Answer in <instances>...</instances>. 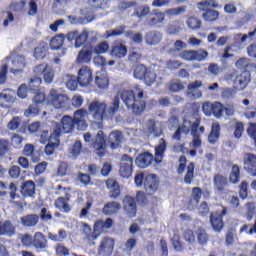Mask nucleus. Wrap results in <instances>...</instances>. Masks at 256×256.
Masks as SVG:
<instances>
[{
	"instance_id": "f257e3e1",
	"label": "nucleus",
	"mask_w": 256,
	"mask_h": 256,
	"mask_svg": "<svg viewBox=\"0 0 256 256\" xmlns=\"http://www.w3.org/2000/svg\"><path fill=\"white\" fill-rule=\"evenodd\" d=\"M89 113L92 115V127L103 129L104 119H113L115 113L119 111V97H115L110 103L94 100L88 106Z\"/></svg>"
},
{
	"instance_id": "f03ea898",
	"label": "nucleus",
	"mask_w": 256,
	"mask_h": 256,
	"mask_svg": "<svg viewBox=\"0 0 256 256\" xmlns=\"http://www.w3.org/2000/svg\"><path fill=\"white\" fill-rule=\"evenodd\" d=\"M120 98L126 105L127 109L132 111L134 115H141L145 111V100L143 99V89L139 86L132 90H124L120 93Z\"/></svg>"
},
{
	"instance_id": "7ed1b4c3",
	"label": "nucleus",
	"mask_w": 256,
	"mask_h": 256,
	"mask_svg": "<svg viewBox=\"0 0 256 256\" xmlns=\"http://www.w3.org/2000/svg\"><path fill=\"white\" fill-rule=\"evenodd\" d=\"M33 73L36 76L32 77L28 83V87L32 91H37V89L41 87V83H43L41 75H43L45 83L48 84L53 83V79H55V71L47 64H38L34 66Z\"/></svg>"
},
{
	"instance_id": "20e7f679",
	"label": "nucleus",
	"mask_w": 256,
	"mask_h": 256,
	"mask_svg": "<svg viewBox=\"0 0 256 256\" xmlns=\"http://www.w3.org/2000/svg\"><path fill=\"white\" fill-rule=\"evenodd\" d=\"M50 101L54 109L68 111L69 107H71V101L69 100V96H67L66 94H57L55 90H51L50 92Z\"/></svg>"
},
{
	"instance_id": "39448f33",
	"label": "nucleus",
	"mask_w": 256,
	"mask_h": 256,
	"mask_svg": "<svg viewBox=\"0 0 256 256\" xmlns=\"http://www.w3.org/2000/svg\"><path fill=\"white\" fill-rule=\"evenodd\" d=\"M74 129L75 120L71 118V116H64L60 123L54 124L52 133L58 131V138L60 139L61 135H65V133H72Z\"/></svg>"
},
{
	"instance_id": "423d86ee",
	"label": "nucleus",
	"mask_w": 256,
	"mask_h": 256,
	"mask_svg": "<svg viewBox=\"0 0 256 256\" xmlns=\"http://www.w3.org/2000/svg\"><path fill=\"white\" fill-rule=\"evenodd\" d=\"M199 120H195L192 122L191 125V135H192V141L190 142V147L192 149H199L201 148V135L205 133V127L200 126L199 127Z\"/></svg>"
},
{
	"instance_id": "0eeeda50",
	"label": "nucleus",
	"mask_w": 256,
	"mask_h": 256,
	"mask_svg": "<svg viewBox=\"0 0 256 256\" xmlns=\"http://www.w3.org/2000/svg\"><path fill=\"white\" fill-rule=\"evenodd\" d=\"M225 215H227V208L223 206L211 214L210 223L216 233H221V229H223V217H225Z\"/></svg>"
},
{
	"instance_id": "6e6552de",
	"label": "nucleus",
	"mask_w": 256,
	"mask_h": 256,
	"mask_svg": "<svg viewBox=\"0 0 256 256\" xmlns=\"http://www.w3.org/2000/svg\"><path fill=\"white\" fill-rule=\"evenodd\" d=\"M67 39L68 41H75L74 47L79 49V47H83L87 43L89 32L87 30H83L81 33L77 30L70 31L67 34Z\"/></svg>"
},
{
	"instance_id": "1a4fd4ad",
	"label": "nucleus",
	"mask_w": 256,
	"mask_h": 256,
	"mask_svg": "<svg viewBox=\"0 0 256 256\" xmlns=\"http://www.w3.org/2000/svg\"><path fill=\"white\" fill-rule=\"evenodd\" d=\"M119 175L120 177H123V179H129V177L133 175V158H131V156L127 154L122 156Z\"/></svg>"
},
{
	"instance_id": "9d476101",
	"label": "nucleus",
	"mask_w": 256,
	"mask_h": 256,
	"mask_svg": "<svg viewBox=\"0 0 256 256\" xmlns=\"http://www.w3.org/2000/svg\"><path fill=\"white\" fill-rule=\"evenodd\" d=\"M201 87H203V82L201 80L189 83L186 90V97L189 99H201V97H203V92L200 89Z\"/></svg>"
},
{
	"instance_id": "9b49d317",
	"label": "nucleus",
	"mask_w": 256,
	"mask_h": 256,
	"mask_svg": "<svg viewBox=\"0 0 256 256\" xmlns=\"http://www.w3.org/2000/svg\"><path fill=\"white\" fill-rule=\"evenodd\" d=\"M249 81H251V74L243 71L233 80V87L236 91H243L249 85Z\"/></svg>"
},
{
	"instance_id": "f8f14e48",
	"label": "nucleus",
	"mask_w": 256,
	"mask_h": 256,
	"mask_svg": "<svg viewBox=\"0 0 256 256\" xmlns=\"http://www.w3.org/2000/svg\"><path fill=\"white\" fill-rule=\"evenodd\" d=\"M93 73L87 66H83L78 72V82L81 87H89L93 81Z\"/></svg>"
},
{
	"instance_id": "ddd939ff",
	"label": "nucleus",
	"mask_w": 256,
	"mask_h": 256,
	"mask_svg": "<svg viewBox=\"0 0 256 256\" xmlns=\"http://www.w3.org/2000/svg\"><path fill=\"white\" fill-rule=\"evenodd\" d=\"M89 116V111L87 109L82 108L78 109L74 112V123L77 125L78 129H81L84 131V129H87V121H85V118Z\"/></svg>"
},
{
	"instance_id": "4468645a",
	"label": "nucleus",
	"mask_w": 256,
	"mask_h": 256,
	"mask_svg": "<svg viewBox=\"0 0 256 256\" xmlns=\"http://www.w3.org/2000/svg\"><path fill=\"white\" fill-rule=\"evenodd\" d=\"M159 187V180L157 179V175L149 174L144 179V189L148 195H153L157 188Z\"/></svg>"
},
{
	"instance_id": "2eb2a0df",
	"label": "nucleus",
	"mask_w": 256,
	"mask_h": 256,
	"mask_svg": "<svg viewBox=\"0 0 256 256\" xmlns=\"http://www.w3.org/2000/svg\"><path fill=\"white\" fill-rule=\"evenodd\" d=\"M59 143H61V140L59 139V133L58 130H55L50 134L48 144L45 146L46 155H53V151L59 147Z\"/></svg>"
},
{
	"instance_id": "dca6fc26",
	"label": "nucleus",
	"mask_w": 256,
	"mask_h": 256,
	"mask_svg": "<svg viewBox=\"0 0 256 256\" xmlns=\"http://www.w3.org/2000/svg\"><path fill=\"white\" fill-rule=\"evenodd\" d=\"M146 131L153 137H161L163 133V124L159 121L148 120L146 122Z\"/></svg>"
},
{
	"instance_id": "f3484780",
	"label": "nucleus",
	"mask_w": 256,
	"mask_h": 256,
	"mask_svg": "<svg viewBox=\"0 0 256 256\" xmlns=\"http://www.w3.org/2000/svg\"><path fill=\"white\" fill-rule=\"evenodd\" d=\"M91 147H93V149H96V151H100L97 152V155L103 157V151H105V136L103 135V130H99L97 132L94 141H92L91 143Z\"/></svg>"
},
{
	"instance_id": "a211bd4d",
	"label": "nucleus",
	"mask_w": 256,
	"mask_h": 256,
	"mask_svg": "<svg viewBox=\"0 0 256 256\" xmlns=\"http://www.w3.org/2000/svg\"><path fill=\"white\" fill-rule=\"evenodd\" d=\"M123 209L128 217H135L137 215V202H135V198L126 196L123 199Z\"/></svg>"
},
{
	"instance_id": "6ab92c4d",
	"label": "nucleus",
	"mask_w": 256,
	"mask_h": 256,
	"mask_svg": "<svg viewBox=\"0 0 256 256\" xmlns=\"http://www.w3.org/2000/svg\"><path fill=\"white\" fill-rule=\"evenodd\" d=\"M135 163L140 169H147L153 163V155L149 152L142 153L136 158Z\"/></svg>"
},
{
	"instance_id": "aec40b11",
	"label": "nucleus",
	"mask_w": 256,
	"mask_h": 256,
	"mask_svg": "<svg viewBox=\"0 0 256 256\" xmlns=\"http://www.w3.org/2000/svg\"><path fill=\"white\" fill-rule=\"evenodd\" d=\"M108 143L110 144L111 149H117L123 143V132L116 130L109 134Z\"/></svg>"
},
{
	"instance_id": "412c9836",
	"label": "nucleus",
	"mask_w": 256,
	"mask_h": 256,
	"mask_svg": "<svg viewBox=\"0 0 256 256\" xmlns=\"http://www.w3.org/2000/svg\"><path fill=\"white\" fill-rule=\"evenodd\" d=\"M82 235H84L85 239H88V241H95L100 235L99 231L95 230V224H94V230L91 229V226L87 223H82Z\"/></svg>"
},
{
	"instance_id": "4be33fe9",
	"label": "nucleus",
	"mask_w": 256,
	"mask_h": 256,
	"mask_svg": "<svg viewBox=\"0 0 256 256\" xmlns=\"http://www.w3.org/2000/svg\"><path fill=\"white\" fill-rule=\"evenodd\" d=\"M96 87L102 91L109 89V76L105 72H97L95 77Z\"/></svg>"
},
{
	"instance_id": "5701e85b",
	"label": "nucleus",
	"mask_w": 256,
	"mask_h": 256,
	"mask_svg": "<svg viewBox=\"0 0 256 256\" xmlns=\"http://www.w3.org/2000/svg\"><path fill=\"white\" fill-rule=\"evenodd\" d=\"M115 247V242L111 238H104L101 241L99 253L103 255H111L113 253V248Z\"/></svg>"
},
{
	"instance_id": "b1692460",
	"label": "nucleus",
	"mask_w": 256,
	"mask_h": 256,
	"mask_svg": "<svg viewBox=\"0 0 256 256\" xmlns=\"http://www.w3.org/2000/svg\"><path fill=\"white\" fill-rule=\"evenodd\" d=\"M161 39H163V35L161 34V32L150 31L145 35V42L147 45H159V43H161Z\"/></svg>"
},
{
	"instance_id": "393cba45",
	"label": "nucleus",
	"mask_w": 256,
	"mask_h": 256,
	"mask_svg": "<svg viewBox=\"0 0 256 256\" xmlns=\"http://www.w3.org/2000/svg\"><path fill=\"white\" fill-rule=\"evenodd\" d=\"M0 235L5 237H13L15 235V226L11 221L6 220L0 223Z\"/></svg>"
},
{
	"instance_id": "a878e982",
	"label": "nucleus",
	"mask_w": 256,
	"mask_h": 256,
	"mask_svg": "<svg viewBox=\"0 0 256 256\" xmlns=\"http://www.w3.org/2000/svg\"><path fill=\"white\" fill-rule=\"evenodd\" d=\"M110 55H112V57H115L116 59H123V57L127 55V46L121 43H115L112 46Z\"/></svg>"
},
{
	"instance_id": "bb28decb",
	"label": "nucleus",
	"mask_w": 256,
	"mask_h": 256,
	"mask_svg": "<svg viewBox=\"0 0 256 256\" xmlns=\"http://www.w3.org/2000/svg\"><path fill=\"white\" fill-rule=\"evenodd\" d=\"M32 245L35 249H47V238L43 233L36 232L33 236Z\"/></svg>"
},
{
	"instance_id": "cd10ccee",
	"label": "nucleus",
	"mask_w": 256,
	"mask_h": 256,
	"mask_svg": "<svg viewBox=\"0 0 256 256\" xmlns=\"http://www.w3.org/2000/svg\"><path fill=\"white\" fill-rule=\"evenodd\" d=\"M106 187L107 189H110L111 197L112 199H117L119 197V194L121 193V189L119 188V183L117 182V180L113 179V178H109L106 181Z\"/></svg>"
},
{
	"instance_id": "c85d7f7f",
	"label": "nucleus",
	"mask_w": 256,
	"mask_h": 256,
	"mask_svg": "<svg viewBox=\"0 0 256 256\" xmlns=\"http://www.w3.org/2000/svg\"><path fill=\"white\" fill-rule=\"evenodd\" d=\"M103 213L104 215H117L119 211H121V204L119 202H108L103 207Z\"/></svg>"
},
{
	"instance_id": "c756f323",
	"label": "nucleus",
	"mask_w": 256,
	"mask_h": 256,
	"mask_svg": "<svg viewBox=\"0 0 256 256\" xmlns=\"http://www.w3.org/2000/svg\"><path fill=\"white\" fill-rule=\"evenodd\" d=\"M21 195L23 197H33L35 195V182L28 180L21 187Z\"/></svg>"
},
{
	"instance_id": "7c9ffc66",
	"label": "nucleus",
	"mask_w": 256,
	"mask_h": 256,
	"mask_svg": "<svg viewBox=\"0 0 256 256\" xmlns=\"http://www.w3.org/2000/svg\"><path fill=\"white\" fill-rule=\"evenodd\" d=\"M11 64L13 66L11 73H21L25 67V57L18 55L11 60Z\"/></svg>"
},
{
	"instance_id": "2f4dec72",
	"label": "nucleus",
	"mask_w": 256,
	"mask_h": 256,
	"mask_svg": "<svg viewBox=\"0 0 256 256\" xmlns=\"http://www.w3.org/2000/svg\"><path fill=\"white\" fill-rule=\"evenodd\" d=\"M197 7L200 11H204V13L208 11H212L213 9H217L219 4L215 0H203L197 3Z\"/></svg>"
},
{
	"instance_id": "473e14b6",
	"label": "nucleus",
	"mask_w": 256,
	"mask_h": 256,
	"mask_svg": "<svg viewBox=\"0 0 256 256\" xmlns=\"http://www.w3.org/2000/svg\"><path fill=\"white\" fill-rule=\"evenodd\" d=\"M24 227H35L39 223V216L37 214H29L20 219Z\"/></svg>"
},
{
	"instance_id": "72a5a7b5",
	"label": "nucleus",
	"mask_w": 256,
	"mask_h": 256,
	"mask_svg": "<svg viewBox=\"0 0 256 256\" xmlns=\"http://www.w3.org/2000/svg\"><path fill=\"white\" fill-rule=\"evenodd\" d=\"M113 227V219L107 218L105 221L98 220L95 222V231H98L99 235L105 231V229H111Z\"/></svg>"
},
{
	"instance_id": "f704fd0d",
	"label": "nucleus",
	"mask_w": 256,
	"mask_h": 256,
	"mask_svg": "<svg viewBox=\"0 0 256 256\" xmlns=\"http://www.w3.org/2000/svg\"><path fill=\"white\" fill-rule=\"evenodd\" d=\"M193 125V122L189 121V120H184L182 127H179L176 132L174 133V135L172 136V138L176 139V141H180L181 140V133H189V129H191V126Z\"/></svg>"
},
{
	"instance_id": "c9c22d12",
	"label": "nucleus",
	"mask_w": 256,
	"mask_h": 256,
	"mask_svg": "<svg viewBox=\"0 0 256 256\" xmlns=\"http://www.w3.org/2000/svg\"><path fill=\"white\" fill-rule=\"evenodd\" d=\"M154 16L148 19V25L153 27L155 25H159V23H163L165 21V13L159 10H153Z\"/></svg>"
},
{
	"instance_id": "e433bc0d",
	"label": "nucleus",
	"mask_w": 256,
	"mask_h": 256,
	"mask_svg": "<svg viewBox=\"0 0 256 256\" xmlns=\"http://www.w3.org/2000/svg\"><path fill=\"white\" fill-rule=\"evenodd\" d=\"M34 57L38 60L45 59V57H47V44L45 42L39 43L34 48Z\"/></svg>"
},
{
	"instance_id": "4c0bfd02",
	"label": "nucleus",
	"mask_w": 256,
	"mask_h": 256,
	"mask_svg": "<svg viewBox=\"0 0 256 256\" xmlns=\"http://www.w3.org/2000/svg\"><path fill=\"white\" fill-rule=\"evenodd\" d=\"M165 149H167V145L165 144L164 139H160L159 145L155 147V161L156 163H161V159H163V153H165Z\"/></svg>"
},
{
	"instance_id": "58836bf2",
	"label": "nucleus",
	"mask_w": 256,
	"mask_h": 256,
	"mask_svg": "<svg viewBox=\"0 0 256 256\" xmlns=\"http://www.w3.org/2000/svg\"><path fill=\"white\" fill-rule=\"evenodd\" d=\"M63 43H65V35L59 34L51 39L50 47L53 49V51H57L63 47Z\"/></svg>"
},
{
	"instance_id": "ea45409f",
	"label": "nucleus",
	"mask_w": 256,
	"mask_h": 256,
	"mask_svg": "<svg viewBox=\"0 0 256 256\" xmlns=\"http://www.w3.org/2000/svg\"><path fill=\"white\" fill-rule=\"evenodd\" d=\"M1 103H14L15 102V91L4 90L0 94Z\"/></svg>"
},
{
	"instance_id": "a19ab883",
	"label": "nucleus",
	"mask_w": 256,
	"mask_h": 256,
	"mask_svg": "<svg viewBox=\"0 0 256 256\" xmlns=\"http://www.w3.org/2000/svg\"><path fill=\"white\" fill-rule=\"evenodd\" d=\"M93 54L89 49H82L77 57V63H89Z\"/></svg>"
},
{
	"instance_id": "79ce46f5",
	"label": "nucleus",
	"mask_w": 256,
	"mask_h": 256,
	"mask_svg": "<svg viewBox=\"0 0 256 256\" xmlns=\"http://www.w3.org/2000/svg\"><path fill=\"white\" fill-rule=\"evenodd\" d=\"M214 185L217 191H223V189H225V185H227V178L221 174H216L214 176Z\"/></svg>"
},
{
	"instance_id": "37998d69",
	"label": "nucleus",
	"mask_w": 256,
	"mask_h": 256,
	"mask_svg": "<svg viewBox=\"0 0 256 256\" xmlns=\"http://www.w3.org/2000/svg\"><path fill=\"white\" fill-rule=\"evenodd\" d=\"M79 85V78L76 76L67 75L66 76V87L70 91H75Z\"/></svg>"
},
{
	"instance_id": "c03bdc74",
	"label": "nucleus",
	"mask_w": 256,
	"mask_h": 256,
	"mask_svg": "<svg viewBox=\"0 0 256 256\" xmlns=\"http://www.w3.org/2000/svg\"><path fill=\"white\" fill-rule=\"evenodd\" d=\"M202 18L204 21H208L209 23H213L219 19V12L217 10H208L202 14Z\"/></svg>"
},
{
	"instance_id": "a18cd8bd",
	"label": "nucleus",
	"mask_w": 256,
	"mask_h": 256,
	"mask_svg": "<svg viewBox=\"0 0 256 256\" xmlns=\"http://www.w3.org/2000/svg\"><path fill=\"white\" fill-rule=\"evenodd\" d=\"M244 169H251V167H256V156L250 153L244 155Z\"/></svg>"
},
{
	"instance_id": "49530a36",
	"label": "nucleus",
	"mask_w": 256,
	"mask_h": 256,
	"mask_svg": "<svg viewBox=\"0 0 256 256\" xmlns=\"http://www.w3.org/2000/svg\"><path fill=\"white\" fill-rule=\"evenodd\" d=\"M92 9H109V0H90Z\"/></svg>"
},
{
	"instance_id": "de8ad7c7",
	"label": "nucleus",
	"mask_w": 256,
	"mask_h": 256,
	"mask_svg": "<svg viewBox=\"0 0 256 256\" xmlns=\"http://www.w3.org/2000/svg\"><path fill=\"white\" fill-rule=\"evenodd\" d=\"M198 243L200 245H207V241H209V234L203 228H198L196 231Z\"/></svg>"
},
{
	"instance_id": "09e8293b",
	"label": "nucleus",
	"mask_w": 256,
	"mask_h": 256,
	"mask_svg": "<svg viewBox=\"0 0 256 256\" xmlns=\"http://www.w3.org/2000/svg\"><path fill=\"white\" fill-rule=\"evenodd\" d=\"M69 173H71V170L69 169V164H67L66 162H61L57 168V177H65L69 175Z\"/></svg>"
},
{
	"instance_id": "8fccbe9b",
	"label": "nucleus",
	"mask_w": 256,
	"mask_h": 256,
	"mask_svg": "<svg viewBox=\"0 0 256 256\" xmlns=\"http://www.w3.org/2000/svg\"><path fill=\"white\" fill-rule=\"evenodd\" d=\"M149 13H151V8L149 7V5L139 6L134 11L135 17H139V18L147 17V15H149Z\"/></svg>"
},
{
	"instance_id": "3c124183",
	"label": "nucleus",
	"mask_w": 256,
	"mask_h": 256,
	"mask_svg": "<svg viewBox=\"0 0 256 256\" xmlns=\"http://www.w3.org/2000/svg\"><path fill=\"white\" fill-rule=\"evenodd\" d=\"M147 67L143 64H139L134 69V77L136 79H145V75H147Z\"/></svg>"
},
{
	"instance_id": "603ef678",
	"label": "nucleus",
	"mask_w": 256,
	"mask_h": 256,
	"mask_svg": "<svg viewBox=\"0 0 256 256\" xmlns=\"http://www.w3.org/2000/svg\"><path fill=\"white\" fill-rule=\"evenodd\" d=\"M186 25L188 26V29L195 31V29H201L202 23L199 18L189 17L186 21Z\"/></svg>"
},
{
	"instance_id": "864d4df0",
	"label": "nucleus",
	"mask_w": 256,
	"mask_h": 256,
	"mask_svg": "<svg viewBox=\"0 0 256 256\" xmlns=\"http://www.w3.org/2000/svg\"><path fill=\"white\" fill-rule=\"evenodd\" d=\"M55 206L58 209H61L62 211H64V213H69V211H71V207L63 197H60L56 200Z\"/></svg>"
},
{
	"instance_id": "5fc2aeb1",
	"label": "nucleus",
	"mask_w": 256,
	"mask_h": 256,
	"mask_svg": "<svg viewBox=\"0 0 256 256\" xmlns=\"http://www.w3.org/2000/svg\"><path fill=\"white\" fill-rule=\"evenodd\" d=\"M209 57V52L205 49H200V50H194V61H198L199 63L201 61H205Z\"/></svg>"
},
{
	"instance_id": "6e6d98bb",
	"label": "nucleus",
	"mask_w": 256,
	"mask_h": 256,
	"mask_svg": "<svg viewBox=\"0 0 256 256\" xmlns=\"http://www.w3.org/2000/svg\"><path fill=\"white\" fill-rule=\"evenodd\" d=\"M187 11V6H180L177 8H170L165 11L166 15L176 16L183 15Z\"/></svg>"
},
{
	"instance_id": "4d7b16f0",
	"label": "nucleus",
	"mask_w": 256,
	"mask_h": 256,
	"mask_svg": "<svg viewBox=\"0 0 256 256\" xmlns=\"http://www.w3.org/2000/svg\"><path fill=\"white\" fill-rule=\"evenodd\" d=\"M223 113H224V106L223 104L216 102L214 103V108L212 111V115H214V117L216 119H221V117H223Z\"/></svg>"
},
{
	"instance_id": "13d9d810",
	"label": "nucleus",
	"mask_w": 256,
	"mask_h": 256,
	"mask_svg": "<svg viewBox=\"0 0 256 256\" xmlns=\"http://www.w3.org/2000/svg\"><path fill=\"white\" fill-rule=\"evenodd\" d=\"M19 239L24 247L33 246V236L31 234H20Z\"/></svg>"
},
{
	"instance_id": "bf43d9fd",
	"label": "nucleus",
	"mask_w": 256,
	"mask_h": 256,
	"mask_svg": "<svg viewBox=\"0 0 256 256\" xmlns=\"http://www.w3.org/2000/svg\"><path fill=\"white\" fill-rule=\"evenodd\" d=\"M193 171H195V164L191 162L187 167V173L184 178V182L190 185L191 181H193Z\"/></svg>"
},
{
	"instance_id": "052dcab7",
	"label": "nucleus",
	"mask_w": 256,
	"mask_h": 256,
	"mask_svg": "<svg viewBox=\"0 0 256 256\" xmlns=\"http://www.w3.org/2000/svg\"><path fill=\"white\" fill-rule=\"evenodd\" d=\"M185 47H187V44L181 40H177L175 43H174V46L173 48H170L168 53H179V51H183V49H185Z\"/></svg>"
},
{
	"instance_id": "680f3d73",
	"label": "nucleus",
	"mask_w": 256,
	"mask_h": 256,
	"mask_svg": "<svg viewBox=\"0 0 256 256\" xmlns=\"http://www.w3.org/2000/svg\"><path fill=\"white\" fill-rule=\"evenodd\" d=\"M185 89V85L179 81H172L169 84V90L172 91V93H179V91H183Z\"/></svg>"
},
{
	"instance_id": "e2e57ef3",
	"label": "nucleus",
	"mask_w": 256,
	"mask_h": 256,
	"mask_svg": "<svg viewBox=\"0 0 256 256\" xmlns=\"http://www.w3.org/2000/svg\"><path fill=\"white\" fill-rule=\"evenodd\" d=\"M215 107V104L211 102H204L202 105V111L206 117H211L213 115V109Z\"/></svg>"
},
{
	"instance_id": "0e129e2a",
	"label": "nucleus",
	"mask_w": 256,
	"mask_h": 256,
	"mask_svg": "<svg viewBox=\"0 0 256 256\" xmlns=\"http://www.w3.org/2000/svg\"><path fill=\"white\" fill-rule=\"evenodd\" d=\"M70 155H72V157L76 158L79 157V155H81V142L80 141H76L73 146L70 148Z\"/></svg>"
},
{
	"instance_id": "69168bd1",
	"label": "nucleus",
	"mask_w": 256,
	"mask_h": 256,
	"mask_svg": "<svg viewBox=\"0 0 256 256\" xmlns=\"http://www.w3.org/2000/svg\"><path fill=\"white\" fill-rule=\"evenodd\" d=\"M155 79H157V74L155 72L148 70L146 72V75L144 76V81L146 85H151L152 83H155Z\"/></svg>"
},
{
	"instance_id": "338daca9",
	"label": "nucleus",
	"mask_w": 256,
	"mask_h": 256,
	"mask_svg": "<svg viewBox=\"0 0 256 256\" xmlns=\"http://www.w3.org/2000/svg\"><path fill=\"white\" fill-rule=\"evenodd\" d=\"M19 125H21V118L20 117H14L7 125L8 129L10 131H16V129H19Z\"/></svg>"
},
{
	"instance_id": "774afa93",
	"label": "nucleus",
	"mask_w": 256,
	"mask_h": 256,
	"mask_svg": "<svg viewBox=\"0 0 256 256\" xmlns=\"http://www.w3.org/2000/svg\"><path fill=\"white\" fill-rule=\"evenodd\" d=\"M239 181V166L234 165L230 173V182L237 183Z\"/></svg>"
}]
</instances>
